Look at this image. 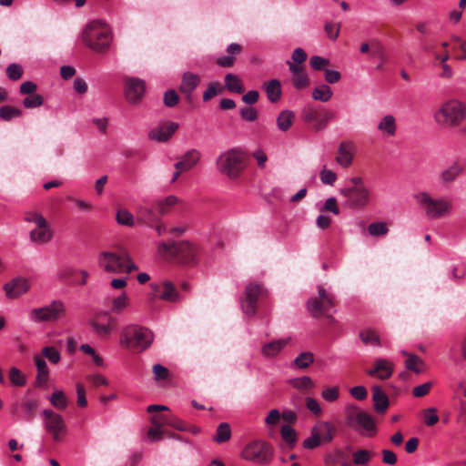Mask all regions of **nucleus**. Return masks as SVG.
I'll return each instance as SVG.
<instances>
[{
    "instance_id": "7ed1b4c3",
    "label": "nucleus",
    "mask_w": 466,
    "mask_h": 466,
    "mask_svg": "<svg viewBox=\"0 0 466 466\" xmlns=\"http://www.w3.org/2000/svg\"><path fill=\"white\" fill-rule=\"evenodd\" d=\"M82 38L92 50L105 53L110 47L112 33L108 25L100 20H94L85 26Z\"/></svg>"
},
{
    "instance_id": "4be33fe9",
    "label": "nucleus",
    "mask_w": 466,
    "mask_h": 466,
    "mask_svg": "<svg viewBox=\"0 0 466 466\" xmlns=\"http://www.w3.org/2000/svg\"><path fill=\"white\" fill-rule=\"evenodd\" d=\"M393 370L394 364L392 361L386 359H377L374 361V368L367 370V374L380 380H387L392 375Z\"/></svg>"
},
{
    "instance_id": "0eeeda50",
    "label": "nucleus",
    "mask_w": 466,
    "mask_h": 466,
    "mask_svg": "<svg viewBox=\"0 0 466 466\" xmlns=\"http://www.w3.org/2000/svg\"><path fill=\"white\" fill-rule=\"evenodd\" d=\"M466 119V105L452 99L444 103L435 114L437 123L449 127H458Z\"/></svg>"
},
{
    "instance_id": "052dcab7",
    "label": "nucleus",
    "mask_w": 466,
    "mask_h": 466,
    "mask_svg": "<svg viewBox=\"0 0 466 466\" xmlns=\"http://www.w3.org/2000/svg\"><path fill=\"white\" fill-rule=\"evenodd\" d=\"M322 398L329 401H336L339 397V388L338 386L327 387L322 390Z\"/></svg>"
},
{
    "instance_id": "e2e57ef3",
    "label": "nucleus",
    "mask_w": 466,
    "mask_h": 466,
    "mask_svg": "<svg viewBox=\"0 0 466 466\" xmlns=\"http://www.w3.org/2000/svg\"><path fill=\"white\" fill-rule=\"evenodd\" d=\"M127 305V296L124 293L116 298L112 303V311L115 313H121Z\"/></svg>"
},
{
    "instance_id": "f03ea898",
    "label": "nucleus",
    "mask_w": 466,
    "mask_h": 466,
    "mask_svg": "<svg viewBox=\"0 0 466 466\" xmlns=\"http://www.w3.org/2000/svg\"><path fill=\"white\" fill-rule=\"evenodd\" d=\"M345 198V205L350 209H364L371 202L372 192L361 177L356 176L349 179L348 184L339 190Z\"/></svg>"
},
{
    "instance_id": "a18cd8bd",
    "label": "nucleus",
    "mask_w": 466,
    "mask_h": 466,
    "mask_svg": "<svg viewBox=\"0 0 466 466\" xmlns=\"http://www.w3.org/2000/svg\"><path fill=\"white\" fill-rule=\"evenodd\" d=\"M49 400L55 408L61 410H64L67 406V399L62 390H56L53 392Z\"/></svg>"
},
{
    "instance_id": "ea45409f",
    "label": "nucleus",
    "mask_w": 466,
    "mask_h": 466,
    "mask_svg": "<svg viewBox=\"0 0 466 466\" xmlns=\"http://www.w3.org/2000/svg\"><path fill=\"white\" fill-rule=\"evenodd\" d=\"M294 119L295 114L293 111L288 109L283 110L277 117V126L279 130L286 132L291 127Z\"/></svg>"
},
{
    "instance_id": "7c9ffc66",
    "label": "nucleus",
    "mask_w": 466,
    "mask_h": 466,
    "mask_svg": "<svg viewBox=\"0 0 466 466\" xmlns=\"http://www.w3.org/2000/svg\"><path fill=\"white\" fill-rule=\"evenodd\" d=\"M321 442H330L336 431L335 427L327 421L319 422L312 428Z\"/></svg>"
},
{
    "instance_id": "cd10ccee",
    "label": "nucleus",
    "mask_w": 466,
    "mask_h": 466,
    "mask_svg": "<svg viewBox=\"0 0 466 466\" xmlns=\"http://www.w3.org/2000/svg\"><path fill=\"white\" fill-rule=\"evenodd\" d=\"M372 400L374 410H376V412L380 414L385 413L390 406V400L388 396L379 386H374L372 388Z\"/></svg>"
},
{
    "instance_id": "c9c22d12",
    "label": "nucleus",
    "mask_w": 466,
    "mask_h": 466,
    "mask_svg": "<svg viewBox=\"0 0 466 466\" xmlns=\"http://www.w3.org/2000/svg\"><path fill=\"white\" fill-rule=\"evenodd\" d=\"M463 167L460 163H453L441 173L440 177L441 182L446 184L453 182L460 176Z\"/></svg>"
},
{
    "instance_id": "4c0bfd02",
    "label": "nucleus",
    "mask_w": 466,
    "mask_h": 466,
    "mask_svg": "<svg viewBox=\"0 0 466 466\" xmlns=\"http://www.w3.org/2000/svg\"><path fill=\"white\" fill-rule=\"evenodd\" d=\"M452 50L457 52L455 58L460 61L466 60V39H462L457 35H451Z\"/></svg>"
},
{
    "instance_id": "393cba45",
    "label": "nucleus",
    "mask_w": 466,
    "mask_h": 466,
    "mask_svg": "<svg viewBox=\"0 0 466 466\" xmlns=\"http://www.w3.org/2000/svg\"><path fill=\"white\" fill-rule=\"evenodd\" d=\"M200 77L193 73L186 72L182 76V81L179 86V90L181 93L185 94L187 96V100L191 102L192 92L197 88L199 85Z\"/></svg>"
},
{
    "instance_id": "9d476101",
    "label": "nucleus",
    "mask_w": 466,
    "mask_h": 466,
    "mask_svg": "<svg viewBox=\"0 0 466 466\" xmlns=\"http://www.w3.org/2000/svg\"><path fill=\"white\" fill-rule=\"evenodd\" d=\"M346 418L348 424L360 433L367 432L370 436H372L377 431L372 416L366 411L360 410L354 404H348L346 406Z\"/></svg>"
},
{
    "instance_id": "603ef678",
    "label": "nucleus",
    "mask_w": 466,
    "mask_h": 466,
    "mask_svg": "<svg viewBox=\"0 0 466 466\" xmlns=\"http://www.w3.org/2000/svg\"><path fill=\"white\" fill-rule=\"evenodd\" d=\"M290 384L299 390H306L311 389L314 386L313 380L307 376L293 379L290 380Z\"/></svg>"
},
{
    "instance_id": "bf43d9fd",
    "label": "nucleus",
    "mask_w": 466,
    "mask_h": 466,
    "mask_svg": "<svg viewBox=\"0 0 466 466\" xmlns=\"http://www.w3.org/2000/svg\"><path fill=\"white\" fill-rule=\"evenodd\" d=\"M309 65L314 70H325V67L330 65V61L322 56H313L309 59Z\"/></svg>"
},
{
    "instance_id": "f257e3e1",
    "label": "nucleus",
    "mask_w": 466,
    "mask_h": 466,
    "mask_svg": "<svg viewBox=\"0 0 466 466\" xmlns=\"http://www.w3.org/2000/svg\"><path fill=\"white\" fill-rule=\"evenodd\" d=\"M157 251L165 259L187 266L196 265L199 254L198 248L187 240L161 241L157 246Z\"/></svg>"
},
{
    "instance_id": "c03bdc74",
    "label": "nucleus",
    "mask_w": 466,
    "mask_h": 466,
    "mask_svg": "<svg viewBox=\"0 0 466 466\" xmlns=\"http://www.w3.org/2000/svg\"><path fill=\"white\" fill-rule=\"evenodd\" d=\"M368 232L372 237H382L388 234L389 228L386 222H373L368 226Z\"/></svg>"
},
{
    "instance_id": "864d4df0",
    "label": "nucleus",
    "mask_w": 466,
    "mask_h": 466,
    "mask_svg": "<svg viewBox=\"0 0 466 466\" xmlns=\"http://www.w3.org/2000/svg\"><path fill=\"white\" fill-rule=\"evenodd\" d=\"M224 87L221 86L219 82H211L208 85V89L203 94V100L208 101L217 95L220 94L223 91Z\"/></svg>"
},
{
    "instance_id": "5701e85b",
    "label": "nucleus",
    "mask_w": 466,
    "mask_h": 466,
    "mask_svg": "<svg viewBox=\"0 0 466 466\" xmlns=\"http://www.w3.org/2000/svg\"><path fill=\"white\" fill-rule=\"evenodd\" d=\"M348 450L349 447L347 449H334L331 452L326 454V464L329 466H352Z\"/></svg>"
},
{
    "instance_id": "dca6fc26",
    "label": "nucleus",
    "mask_w": 466,
    "mask_h": 466,
    "mask_svg": "<svg viewBox=\"0 0 466 466\" xmlns=\"http://www.w3.org/2000/svg\"><path fill=\"white\" fill-rule=\"evenodd\" d=\"M265 293L261 285L249 283L246 287L245 297L241 302L244 313L248 316H254L257 312V301Z\"/></svg>"
},
{
    "instance_id": "09e8293b",
    "label": "nucleus",
    "mask_w": 466,
    "mask_h": 466,
    "mask_svg": "<svg viewBox=\"0 0 466 466\" xmlns=\"http://www.w3.org/2000/svg\"><path fill=\"white\" fill-rule=\"evenodd\" d=\"M41 353L44 358H46L53 364H57L61 360L59 351L52 346L44 347Z\"/></svg>"
},
{
    "instance_id": "680f3d73",
    "label": "nucleus",
    "mask_w": 466,
    "mask_h": 466,
    "mask_svg": "<svg viewBox=\"0 0 466 466\" xmlns=\"http://www.w3.org/2000/svg\"><path fill=\"white\" fill-rule=\"evenodd\" d=\"M6 75L11 80H18L23 76V68L18 64H10L6 68Z\"/></svg>"
},
{
    "instance_id": "a878e982",
    "label": "nucleus",
    "mask_w": 466,
    "mask_h": 466,
    "mask_svg": "<svg viewBox=\"0 0 466 466\" xmlns=\"http://www.w3.org/2000/svg\"><path fill=\"white\" fill-rule=\"evenodd\" d=\"M201 153L197 149L187 151L178 162L175 164V168L182 171H188L193 168L200 160Z\"/></svg>"
},
{
    "instance_id": "a211bd4d",
    "label": "nucleus",
    "mask_w": 466,
    "mask_h": 466,
    "mask_svg": "<svg viewBox=\"0 0 466 466\" xmlns=\"http://www.w3.org/2000/svg\"><path fill=\"white\" fill-rule=\"evenodd\" d=\"M302 119L315 132L322 129L321 108L312 105H308L302 111Z\"/></svg>"
},
{
    "instance_id": "a19ab883",
    "label": "nucleus",
    "mask_w": 466,
    "mask_h": 466,
    "mask_svg": "<svg viewBox=\"0 0 466 466\" xmlns=\"http://www.w3.org/2000/svg\"><path fill=\"white\" fill-rule=\"evenodd\" d=\"M21 406L24 412V419L26 421L32 420L38 409V401L34 399H26L22 402Z\"/></svg>"
},
{
    "instance_id": "39448f33",
    "label": "nucleus",
    "mask_w": 466,
    "mask_h": 466,
    "mask_svg": "<svg viewBox=\"0 0 466 466\" xmlns=\"http://www.w3.org/2000/svg\"><path fill=\"white\" fill-rule=\"evenodd\" d=\"M98 266L110 274L130 273L137 270V267L132 262L129 255L122 250L118 253L103 251L98 256Z\"/></svg>"
},
{
    "instance_id": "c85d7f7f",
    "label": "nucleus",
    "mask_w": 466,
    "mask_h": 466,
    "mask_svg": "<svg viewBox=\"0 0 466 466\" xmlns=\"http://www.w3.org/2000/svg\"><path fill=\"white\" fill-rule=\"evenodd\" d=\"M290 338L275 339L270 342L265 343L261 348V353L266 358H274L283 350V348L289 342Z\"/></svg>"
},
{
    "instance_id": "de8ad7c7",
    "label": "nucleus",
    "mask_w": 466,
    "mask_h": 466,
    "mask_svg": "<svg viewBox=\"0 0 466 466\" xmlns=\"http://www.w3.org/2000/svg\"><path fill=\"white\" fill-rule=\"evenodd\" d=\"M372 457V452L367 450H359L352 453V464L365 465Z\"/></svg>"
},
{
    "instance_id": "37998d69",
    "label": "nucleus",
    "mask_w": 466,
    "mask_h": 466,
    "mask_svg": "<svg viewBox=\"0 0 466 466\" xmlns=\"http://www.w3.org/2000/svg\"><path fill=\"white\" fill-rule=\"evenodd\" d=\"M402 354L407 356V360L405 361L406 368L415 373H420L421 370L420 366L423 365L422 360L416 355L408 354L406 351H402Z\"/></svg>"
},
{
    "instance_id": "f3484780",
    "label": "nucleus",
    "mask_w": 466,
    "mask_h": 466,
    "mask_svg": "<svg viewBox=\"0 0 466 466\" xmlns=\"http://www.w3.org/2000/svg\"><path fill=\"white\" fill-rule=\"evenodd\" d=\"M145 93V83L143 80L135 77L125 78V94L127 100L131 104L141 101Z\"/></svg>"
},
{
    "instance_id": "b1692460",
    "label": "nucleus",
    "mask_w": 466,
    "mask_h": 466,
    "mask_svg": "<svg viewBox=\"0 0 466 466\" xmlns=\"http://www.w3.org/2000/svg\"><path fill=\"white\" fill-rule=\"evenodd\" d=\"M243 47L241 45L232 43L227 47V55L222 56L216 60V64L221 67L229 68L235 65L237 56L241 54Z\"/></svg>"
},
{
    "instance_id": "423d86ee",
    "label": "nucleus",
    "mask_w": 466,
    "mask_h": 466,
    "mask_svg": "<svg viewBox=\"0 0 466 466\" xmlns=\"http://www.w3.org/2000/svg\"><path fill=\"white\" fill-rule=\"evenodd\" d=\"M245 167L246 156L236 148L222 153L217 159L218 170L230 179L238 178Z\"/></svg>"
},
{
    "instance_id": "49530a36",
    "label": "nucleus",
    "mask_w": 466,
    "mask_h": 466,
    "mask_svg": "<svg viewBox=\"0 0 466 466\" xmlns=\"http://www.w3.org/2000/svg\"><path fill=\"white\" fill-rule=\"evenodd\" d=\"M22 110L11 106H3L0 107V118L5 121H10L14 117L21 116Z\"/></svg>"
},
{
    "instance_id": "69168bd1",
    "label": "nucleus",
    "mask_w": 466,
    "mask_h": 466,
    "mask_svg": "<svg viewBox=\"0 0 466 466\" xmlns=\"http://www.w3.org/2000/svg\"><path fill=\"white\" fill-rule=\"evenodd\" d=\"M281 436L283 440L292 445L296 441V432L293 428H291L289 425H283L281 428Z\"/></svg>"
},
{
    "instance_id": "ddd939ff",
    "label": "nucleus",
    "mask_w": 466,
    "mask_h": 466,
    "mask_svg": "<svg viewBox=\"0 0 466 466\" xmlns=\"http://www.w3.org/2000/svg\"><path fill=\"white\" fill-rule=\"evenodd\" d=\"M334 306V301L324 288H319V297L311 298L308 302V309L313 318L326 316L329 322H333L332 316L328 315V311Z\"/></svg>"
},
{
    "instance_id": "c756f323",
    "label": "nucleus",
    "mask_w": 466,
    "mask_h": 466,
    "mask_svg": "<svg viewBox=\"0 0 466 466\" xmlns=\"http://www.w3.org/2000/svg\"><path fill=\"white\" fill-rule=\"evenodd\" d=\"M161 299L174 302L178 299V293L172 282L166 280L156 288Z\"/></svg>"
},
{
    "instance_id": "6e6d98bb",
    "label": "nucleus",
    "mask_w": 466,
    "mask_h": 466,
    "mask_svg": "<svg viewBox=\"0 0 466 466\" xmlns=\"http://www.w3.org/2000/svg\"><path fill=\"white\" fill-rule=\"evenodd\" d=\"M44 103V98L39 94H32L23 100V105L26 108H35L41 106Z\"/></svg>"
},
{
    "instance_id": "9b49d317",
    "label": "nucleus",
    "mask_w": 466,
    "mask_h": 466,
    "mask_svg": "<svg viewBox=\"0 0 466 466\" xmlns=\"http://www.w3.org/2000/svg\"><path fill=\"white\" fill-rule=\"evenodd\" d=\"M418 203L424 208L426 215L431 218H438L449 214L452 203L448 198H432L428 193L421 192L416 196Z\"/></svg>"
},
{
    "instance_id": "473e14b6",
    "label": "nucleus",
    "mask_w": 466,
    "mask_h": 466,
    "mask_svg": "<svg viewBox=\"0 0 466 466\" xmlns=\"http://www.w3.org/2000/svg\"><path fill=\"white\" fill-rule=\"evenodd\" d=\"M378 129L380 132L389 137L395 136L397 131V124L395 117L391 115H387L383 116L378 124Z\"/></svg>"
},
{
    "instance_id": "5fc2aeb1",
    "label": "nucleus",
    "mask_w": 466,
    "mask_h": 466,
    "mask_svg": "<svg viewBox=\"0 0 466 466\" xmlns=\"http://www.w3.org/2000/svg\"><path fill=\"white\" fill-rule=\"evenodd\" d=\"M422 416L424 423L427 426H434L439 421V416L437 415L436 408H428L422 410Z\"/></svg>"
},
{
    "instance_id": "13d9d810",
    "label": "nucleus",
    "mask_w": 466,
    "mask_h": 466,
    "mask_svg": "<svg viewBox=\"0 0 466 466\" xmlns=\"http://www.w3.org/2000/svg\"><path fill=\"white\" fill-rule=\"evenodd\" d=\"M76 273L73 267H65L58 270L57 279L63 283H67L72 280Z\"/></svg>"
},
{
    "instance_id": "aec40b11",
    "label": "nucleus",
    "mask_w": 466,
    "mask_h": 466,
    "mask_svg": "<svg viewBox=\"0 0 466 466\" xmlns=\"http://www.w3.org/2000/svg\"><path fill=\"white\" fill-rule=\"evenodd\" d=\"M178 127V124L176 122H165L159 127L150 130L148 137L157 142H166L177 130Z\"/></svg>"
},
{
    "instance_id": "4468645a",
    "label": "nucleus",
    "mask_w": 466,
    "mask_h": 466,
    "mask_svg": "<svg viewBox=\"0 0 466 466\" xmlns=\"http://www.w3.org/2000/svg\"><path fill=\"white\" fill-rule=\"evenodd\" d=\"M44 426L56 442L62 441L66 431V423L61 415L52 410L46 409L43 411Z\"/></svg>"
},
{
    "instance_id": "1a4fd4ad",
    "label": "nucleus",
    "mask_w": 466,
    "mask_h": 466,
    "mask_svg": "<svg viewBox=\"0 0 466 466\" xmlns=\"http://www.w3.org/2000/svg\"><path fill=\"white\" fill-rule=\"evenodd\" d=\"M66 314L65 303L60 299L52 300L48 305L34 308L28 317L33 323L56 322Z\"/></svg>"
},
{
    "instance_id": "6e6552de",
    "label": "nucleus",
    "mask_w": 466,
    "mask_h": 466,
    "mask_svg": "<svg viewBox=\"0 0 466 466\" xmlns=\"http://www.w3.org/2000/svg\"><path fill=\"white\" fill-rule=\"evenodd\" d=\"M24 221L35 226L29 233L31 242L43 245L52 240L54 231L48 221L40 212L33 210L26 211L24 215Z\"/></svg>"
},
{
    "instance_id": "e433bc0d",
    "label": "nucleus",
    "mask_w": 466,
    "mask_h": 466,
    "mask_svg": "<svg viewBox=\"0 0 466 466\" xmlns=\"http://www.w3.org/2000/svg\"><path fill=\"white\" fill-rule=\"evenodd\" d=\"M360 339L365 345L375 347L381 346V339L379 333L370 328L364 329L360 332Z\"/></svg>"
},
{
    "instance_id": "bb28decb",
    "label": "nucleus",
    "mask_w": 466,
    "mask_h": 466,
    "mask_svg": "<svg viewBox=\"0 0 466 466\" xmlns=\"http://www.w3.org/2000/svg\"><path fill=\"white\" fill-rule=\"evenodd\" d=\"M353 148L354 145L351 142H341L339 145L336 162L342 167H349L353 161Z\"/></svg>"
},
{
    "instance_id": "2eb2a0df",
    "label": "nucleus",
    "mask_w": 466,
    "mask_h": 466,
    "mask_svg": "<svg viewBox=\"0 0 466 466\" xmlns=\"http://www.w3.org/2000/svg\"><path fill=\"white\" fill-rule=\"evenodd\" d=\"M90 326L100 337H108L113 329L117 326L116 319L106 311H100L89 320Z\"/></svg>"
},
{
    "instance_id": "58836bf2",
    "label": "nucleus",
    "mask_w": 466,
    "mask_h": 466,
    "mask_svg": "<svg viewBox=\"0 0 466 466\" xmlns=\"http://www.w3.org/2000/svg\"><path fill=\"white\" fill-rule=\"evenodd\" d=\"M311 96L312 98L316 101L327 103L331 99L333 91L329 86L321 84L312 90Z\"/></svg>"
},
{
    "instance_id": "0e129e2a",
    "label": "nucleus",
    "mask_w": 466,
    "mask_h": 466,
    "mask_svg": "<svg viewBox=\"0 0 466 466\" xmlns=\"http://www.w3.org/2000/svg\"><path fill=\"white\" fill-rule=\"evenodd\" d=\"M9 379L11 382L16 386L21 387L25 384V376L21 373V371L15 367L10 369Z\"/></svg>"
},
{
    "instance_id": "f704fd0d",
    "label": "nucleus",
    "mask_w": 466,
    "mask_h": 466,
    "mask_svg": "<svg viewBox=\"0 0 466 466\" xmlns=\"http://www.w3.org/2000/svg\"><path fill=\"white\" fill-rule=\"evenodd\" d=\"M229 92L242 94L245 91L241 79L232 73L225 76V86Z\"/></svg>"
},
{
    "instance_id": "72a5a7b5",
    "label": "nucleus",
    "mask_w": 466,
    "mask_h": 466,
    "mask_svg": "<svg viewBox=\"0 0 466 466\" xmlns=\"http://www.w3.org/2000/svg\"><path fill=\"white\" fill-rule=\"evenodd\" d=\"M265 91L267 93L268 99L271 103H277L281 98V85L277 79H272L264 85Z\"/></svg>"
},
{
    "instance_id": "338daca9",
    "label": "nucleus",
    "mask_w": 466,
    "mask_h": 466,
    "mask_svg": "<svg viewBox=\"0 0 466 466\" xmlns=\"http://www.w3.org/2000/svg\"><path fill=\"white\" fill-rule=\"evenodd\" d=\"M324 30L329 39L336 40L339 35L340 24L326 23Z\"/></svg>"
},
{
    "instance_id": "8fccbe9b",
    "label": "nucleus",
    "mask_w": 466,
    "mask_h": 466,
    "mask_svg": "<svg viewBox=\"0 0 466 466\" xmlns=\"http://www.w3.org/2000/svg\"><path fill=\"white\" fill-rule=\"evenodd\" d=\"M116 221L120 225L133 227L135 225L134 216L127 209H120L116 213Z\"/></svg>"
},
{
    "instance_id": "3c124183",
    "label": "nucleus",
    "mask_w": 466,
    "mask_h": 466,
    "mask_svg": "<svg viewBox=\"0 0 466 466\" xmlns=\"http://www.w3.org/2000/svg\"><path fill=\"white\" fill-rule=\"evenodd\" d=\"M314 361V355L310 352L300 353L294 360V364L299 369H306Z\"/></svg>"
},
{
    "instance_id": "4d7b16f0",
    "label": "nucleus",
    "mask_w": 466,
    "mask_h": 466,
    "mask_svg": "<svg viewBox=\"0 0 466 466\" xmlns=\"http://www.w3.org/2000/svg\"><path fill=\"white\" fill-rule=\"evenodd\" d=\"M291 81L296 89H303L309 86V78L305 72L292 76Z\"/></svg>"
},
{
    "instance_id": "6ab92c4d",
    "label": "nucleus",
    "mask_w": 466,
    "mask_h": 466,
    "mask_svg": "<svg viewBox=\"0 0 466 466\" xmlns=\"http://www.w3.org/2000/svg\"><path fill=\"white\" fill-rule=\"evenodd\" d=\"M137 221L147 227H154V224L161 220L162 216L158 213L156 203L151 206H139L137 209Z\"/></svg>"
},
{
    "instance_id": "774afa93",
    "label": "nucleus",
    "mask_w": 466,
    "mask_h": 466,
    "mask_svg": "<svg viewBox=\"0 0 466 466\" xmlns=\"http://www.w3.org/2000/svg\"><path fill=\"white\" fill-rule=\"evenodd\" d=\"M239 115L244 120L248 122L255 121L258 116V111L251 106L242 107L239 111Z\"/></svg>"
},
{
    "instance_id": "20e7f679",
    "label": "nucleus",
    "mask_w": 466,
    "mask_h": 466,
    "mask_svg": "<svg viewBox=\"0 0 466 466\" xmlns=\"http://www.w3.org/2000/svg\"><path fill=\"white\" fill-rule=\"evenodd\" d=\"M154 339L153 333L147 328L137 325L125 327L120 335V344L133 353L147 350Z\"/></svg>"
},
{
    "instance_id": "2f4dec72",
    "label": "nucleus",
    "mask_w": 466,
    "mask_h": 466,
    "mask_svg": "<svg viewBox=\"0 0 466 466\" xmlns=\"http://www.w3.org/2000/svg\"><path fill=\"white\" fill-rule=\"evenodd\" d=\"M180 202L181 200L178 198L170 195L167 198L156 201V207L158 209V213L163 217L169 214L173 208Z\"/></svg>"
},
{
    "instance_id": "412c9836",
    "label": "nucleus",
    "mask_w": 466,
    "mask_h": 466,
    "mask_svg": "<svg viewBox=\"0 0 466 466\" xmlns=\"http://www.w3.org/2000/svg\"><path fill=\"white\" fill-rule=\"evenodd\" d=\"M30 289L29 282L25 278H15L6 283L4 287L5 295L8 299H17L25 294Z\"/></svg>"
},
{
    "instance_id": "f8f14e48",
    "label": "nucleus",
    "mask_w": 466,
    "mask_h": 466,
    "mask_svg": "<svg viewBox=\"0 0 466 466\" xmlns=\"http://www.w3.org/2000/svg\"><path fill=\"white\" fill-rule=\"evenodd\" d=\"M241 456L244 460L253 463L266 465L272 460L273 452L271 447L267 442L255 441L246 445Z\"/></svg>"
},
{
    "instance_id": "79ce46f5",
    "label": "nucleus",
    "mask_w": 466,
    "mask_h": 466,
    "mask_svg": "<svg viewBox=\"0 0 466 466\" xmlns=\"http://www.w3.org/2000/svg\"><path fill=\"white\" fill-rule=\"evenodd\" d=\"M231 438V429L228 423L222 422L220 423L216 431V434L214 436V441L218 443H224L230 440Z\"/></svg>"
}]
</instances>
